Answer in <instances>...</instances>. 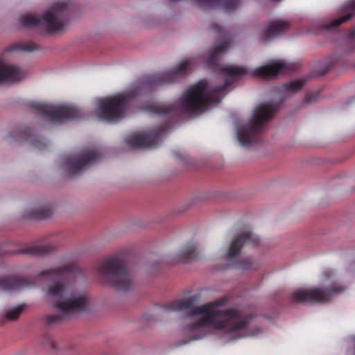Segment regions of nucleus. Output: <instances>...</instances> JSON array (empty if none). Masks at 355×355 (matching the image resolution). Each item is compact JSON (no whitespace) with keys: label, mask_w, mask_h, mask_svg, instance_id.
<instances>
[{"label":"nucleus","mask_w":355,"mask_h":355,"mask_svg":"<svg viewBox=\"0 0 355 355\" xmlns=\"http://www.w3.org/2000/svg\"><path fill=\"white\" fill-rule=\"evenodd\" d=\"M53 213L51 205H45L33 209L31 211V217L37 220H43L50 217Z\"/></svg>","instance_id":"24"},{"label":"nucleus","mask_w":355,"mask_h":355,"mask_svg":"<svg viewBox=\"0 0 355 355\" xmlns=\"http://www.w3.org/2000/svg\"><path fill=\"white\" fill-rule=\"evenodd\" d=\"M320 96L319 92H312L306 94L304 101L307 104L314 103L318 101Z\"/></svg>","instance_id":"30"},{"label":"nucleus","mask_w":355,"mask_h":355,"mask_svg":"<svg viewBox=\"0 0 355 355\" xmlns=\"http://www.w3.org/2000/svg\"><path fill=\"white\" fill-rule=\"evenodd\" d=\"M71 6L70 1L55 2L40 16L33 14L21 16L20 23L27 28H43L49 33L61 32L69 21Z\"/></svg>","instance_id":"4"},{"label":"nucleus","mask_w":355,"mask_h":355,"mask_svg":"<svg viewBox=\"0 0 355 355\" xmlns=\"http://www.w3.org/2000/svg\"><path fill=\"white\" fill-rule=\"evenodd\" d=\"M259 238L253 234L251 232H246L236 236L230 243L228 252L227 254V259L230 261L232 259L237 257L241 252V249L244 245H250L256 247L259 245Z\"/></svg>","instance_id":"16"},{"label":"nucleus","mask_w":355,"mask_h":355,"mask_svg":"<svg viewBox=\"0 0 355 355\" xmlns=\"http://www.w3.org/2000/svg\"><path fill=\"white\" fill-rule=\"evenodd\" d=\"M171 122H167L156 130L145 134H135L125 139V143L132 148L153 149L158 146L162 135L171 128Z\"/></svg>","instance_id":"13"},{"label":"nucleus","mask_w":355,"mask_h":355,"mask_svg":"<svg viewBox=\"0 0 355 355\" xmlns=\"http://www.w3.org/2000/svg\"><path fill=\"white\" fill-rule=\"evenodd\" d=\"M101 156L99 150H86L78 155L67 156L64 160V166L70 175H78L96 163Z\"/></svg>","instance_id":"12"},{"label":"nucleus","mask_w":355,"mask_h":355,"mask_svg":"<svg viewBox=\"0 0 355 355\" xmlns=\"http://www.w3.org/2000/svg\"><path fill=\"white\" fill-rule=\"evenodd\" d=\"M299 65L297 63H291L280 60L256 69L252 72V75L254 76H258L263 78H272L280 73H286L296 71Z\"/></svg>","instance_id":"15"},{"label":"nucleus","mask_w":355,"mask_h":355,"mask_svg":"<svg viewBox=\"0 0 355 355\" xmlns=\"http://www.w3.org/2000/svg\"><path fill=\"white\" fill-rule=\"evenodd\" d=\"M24 309V306L20 305L8 310L5 313L6 319L9 321L16 320L22 313Z\"/></svg>","instance_id":"26"},{"label":"nucleus","mask_w":355,"mask_h":355,"mask_svg":"<svg viewBox=\"0 0 355 355\" xmlns=\"http://www.w3.org/2000/svg\"><path fill=\"white\" fill-rule=\"evenodd\" d=\"M345 290V286L340 283L334 282L331 286L324 289L314 288L308 290L300 289L293 292L291 296V302L295 303L329 302L335 295Z\"/></svg>","instance_id":"10"},{"label":"nucleus","mask_w":355,"mask_h":355,"mask_svg":"<svg viewBox=\"0 0 355 355\" xmlns=\"http://www.w3.org/2000/svg\"><path fill=\"white\" fill-rule=\"evenodd\" d=\"M29 285L28 279L21 277H0V290L3 291H15Z\"/></svg>","instance_id":"20"},{"label":"nucleus","mask_w":355,"mask_h":355,"mask_svg":"<svg viewBox=\"0 0 355 355\" xmlns=\"http://www.w3.org/2000/svg\"><path fill=\"white\" fill-rule=\"evenodd\" d=\"M304 85V82L296 80L282 85V90L286 92H296L300 91Z\"/></svg>","instance_id":"25"},{"label":"nucleus","mask_w":355,"mask_h":355,"mask_svg":"<svg viewBox=\"0 0 355 355\" xmlns=\"http://www.w3.org/2000/svg\"><path fill=\"white\" fill-rule=\"evenodd\" d=\"M24 76V72L18 67L0 63V83L19 81Z\"/></svg>","instance_id":"21"},{"label":"nucleus","mask_w":355,"mask_h":355,"mask_svg":"<svg viewBox=\"0 0 355 355\" xmlns=\"http://www.w3.org/2000/svg\"><path fill=\"white\" fill-rule=\"evenodd\" d=\"M14 49L15 50H21L23 51L31 52L35 50H38L39 46L33 42H25L18 43L15 45Z\"/></svg>","instance_id":"28"},{"label":"nucleus","mask_w":355,"mask_h":355,"mask_svg":"<svg viewBox=\"0 0 355 355\" xmlns=\"http://www.w3.org/2000/svg\"><path fill=\"white\" fill-rule=\"evenodd\" d=\"M192 59L180 62L173 70L145 76L137 82V86L130 92L108 96L98 100L96 110L98 117L109 123H115L124 116L134 98L143 91H152L165 83L175 82L179 77L186 76L193 69Z\"/></svg>","instance_id":"2"},{"label":"nucleus","mask_w":355,"mask_h":355,"mask_svg":"<svg viewBox=\"0 0 355 355\" xmlns=\"http://www.w3.org/2000/svg\"><path fill=\"white\" fill-rule=\"evenodd\" d=\"M348 40L350 42L355 43V28L349 33Z\"/></svg>","instance_id":"34"},{"label":"nucleus","mask_w":355,"mask_h":355,"mask_svg":"<svg viewBox=\"0 0 355 355\" xmlns=\"http://www.w3.org/2000/svg\"><path fill=\"white\" fill-rule=\"evenodd\" d=\"M56 245L53 243H36L21 245L13 251L15 254L28 255H44L55 250Z\"/></svg>","instance_id":"18"},{"label":"nucleus","mask_w":355,"mask_h":355,"mask_svg":"<svg viewBox=\"0 0 355 355\" xmlns=\"http://www.w3.org/2000/svg\"><path fill=\"white\" fill-rule=\"evenodd\" d=\"M145 112L164 116L194 114L200 110V81L188 89L175 104L166 106L152 103L144 107Z\"/></svg>","instance_id":"8"},{"label":"nucleus","mask_w":355,"mask_h":355,"mask_svg":"<svg viewBox=\"0 0 355 355\" xmlns=\"http://www.w3.org/2000/svg\"><path fill=\"white\" fill-rule=\"evenodd\" d=\"M46 339L47 345H49L53 349L55 348V343L54 342L51 337L47 336Z\"/></svg>","instance_id":"33"},{"label":"nucleus","mask_w":355,"mask_h":355,"mask_svg":"<svg viewBox=\"0 0 355 355\" xmlns=\"http://www.w3.org/2000/svg\"><path fill=\"white\" fill-rule=\"evenodd\" d=\"M95 270L104 285L112 286L119 291H127L133 288L132 275L127 268L125 260L121 257L107 258L98 262Z\"/></svg>","instance_id":"5"},{"label":"nucleus","mask_w":355,"mask_h":355,"mask_svg":"<svg viewBox=\"0 0 355 355\" xmlns=\"http://www.w3.org/2000/svg\"><path fill=\"white\" fill-rule=\"evenodd\" d=\"M277 109L278 105L270 102H263L258 105L250 120L237 130V139L240 144L249 146L257 142L260 135L265 131L266 123L272 118Z\"/></svg>","instance_id":"6"},{"label":"nucleus","mask_w":355,"mask_h":355,"mask_svg":"<svg viewBox=\"0 0 355 355\" xmlns=\"http://www.w3.org/2000/svg\"><path fill=\"white\" fill-rule=\"evenodd\" d=\"M334 272L330 269L325 270L322 273L323 279L326 280L333 276Z\"/></svg>","instance_id":"31"},{"label":"nucleus","mask_w":355,"mask_h":355,"mask_svg":"<svg viewBox=\"0 0 355 355\" xmlns=\"http://www.w3.org/2000/svg\"><path fill=\"white\" fill-rule=\"evenodd\" d=\"M32 107L37 114L48 117L51 122L62 123L65 120L77 119L81 117V111L71 105L53 106L49 104L34 103Z\"/></svg>","instance_id":"11"},{"label":"nucleus","mask_w":355,"mask_h":355,"mask_svg":"<svg viewBox=\"0 0 355 355\" xmlns=\"http://www.w3.org/2000/svg\"><path fill=\"white\" fill-rule=\"evenodd\" d=\"M343 12L344 13L343 17L332 19L329 24H323L322 27L330 30L349 20L355 13V0H351L345 3L343 6Z\"/></svg>","instance_id":"22"},{"label":"nucleus","mask_w":355,"mask_h":355,"mask_svg":"<svg viewBox=\"0 0 355 355\" xmlns=\"http://www.w3.org/2000/svg\"><path fill=\"white\" fill-rule=\"evenodd\" d=\"M198 255L197 242L189 241L180 250L168 258L167 261L175 265L179 263H187L193 261Z\"/></svg>","instance_id":"17"},{"label":"nucleus","mask_w":355,"mask_h":355,"mask_svg":"<svg viewBox=\"0 0 355 355\" xmlns=\"http://www.w3.org/2000/svg\"><path fill=\"white\" fill-rule=\"evenodd\" d=\"M211 29L217 35V37L220 39V41L215 45L208 55L206 60L207 67L214 71H219L230 78H239L247 75L248 70L243 67L234 65L220 66L221 56L228 50L232 44V36L229 30L223 28L217 23L212 24Z\"/></svg>","instance_id":"7"},{"label":"nucleus","mask_w":355,"mask_h":355,"mask_svg":"<svg viewBox=\"0 0 355 355\" xmlns=\"http://www.w3.org/2000/svg\"><path fill=\"white\" fill-rule=\"evenodd\" d=\"M79 272L80 269L76 263H67L40 272V275L44 278L58 280L48 287L47 293L53 307L59 310L61 314L47 316L46 321L49 324L69 320L73 314L87 309L89 300L87 295L71 289V284Z\"/></svg>","instance_id":"1"},{"label":"nucleus","mask_w":355,"mask_h":355,"mask_svg":"<svg viewBox=\"0 0 355 355\" xmlns=\"http://www.w3.org/2000/svg\"><path fill=\"white\" fill-rule=\"evenodd\" d=\"M173 155L178 158L182 164L185 165V168L187 170H190L192 168L193 160L191 157H190L189 155L186 153H180L178 152L174 151L173 152Z\"/></svg>","instance_id":"27"},{"label":"nucleus","mask_w":355,"mask_h":355,"mask_svg":"<svg viewBox=\"0 0 355 355\" xmlns=\"http://www.w3.org/2000/svg\"><path fill=\"white\" fill-rule=\"evenodd\" d=\"M288 28V24L286 21H274L268 24L264 33L266 40L271 39L282 33Z\"/></svg>","instance_id":"23"},{"label":"nucleus","mask_w":355,"mask_h":355,"mask_svg":"<svg viewBox=\"0 0 355 355\" xmlns=\"http://www.w3.org/2000/svg\"><path fill=\"white\" fill-rule=\"evenodd\" d=\"M227 86L225 82L223 85L208 89L206 80L201 79V115L220 102L221 94Z\"/></svg>","instance_id":"14"},{"label":"nucleus","mask_w":355,"mask_h":355,"mask_svg":"<svg viewBox=\"0 0 355 355\" xmlns=\"http://www.w3.org/2000/svg\"><path fill=\"white\" fill-rule=\"evenodd\" d=\"M235 267L236 268L243 270H250L257 268V266H254V263L250 259H245L239 261L235 264Z\"/></svg>","instance_id":"29"},{"label":"nucleus","mask_w":355,"mask_h":355,"mask_svg":"<svg viewBox=\"0 0 355 355\" xmlns=\"http://www.w3.org/2000/svg\"><path fill=\"white\" fill-rule=\"evenodd\" d=\"M205 312V307L201 306V338L206 324L216 329L222 330L225 333L234 334V339L255 336L261 331L259 327H257L254 331L248 329V324L254 317L253 314H243L240 310L234 308L211 312L206 317L202 316Z\"/></svg>","instance_id":"3"},{"label":"nucleus","mask_w":355,"mask_h":355,"mask_svg":"<svg viewBox=\"0 0 355 355\" xmlns=\"http://www.w3.org/2000/svg\"><path fill=\"white\" fill-rule=\"evenodd\" d=\"M10 136L16 139H25L40 150H44L48 146L46 140L44 138L33 135L30 128L15 130L11 133Z\"/></svg>","instance_id":"19"},{"label":"nucleus","mask_w":355,"mask_h":355,"mask_svg":"<svg viewBox=\"0 0 355 355\" xmlns=\"http://www.w3.org/2000/svg\"><path fill=\"white\" fill-rule=\"evenodd\" d=\"M198 296H191L187 299L175 300L162 306L166 311L183 312L184 330L191 334L189 340L184 341L182 345L189 341L198 340L200 337V306L198 304Z\"/></svg>","instance_id":"9"},{"label":"nucleus","mask_w":355,"mask_h":355,"mask_svg":"<svg viewBox=\"0 0 355 355\" xmlns=\"http://www.w3.org/2000/svg\"><path fill=\"white\" fill-rule=\"evenodd\" d=\"M227 299L221 298L214 302V305L216 306H224L226 304Z\"/></svg>","instance_id":"32"}]
</instances>
